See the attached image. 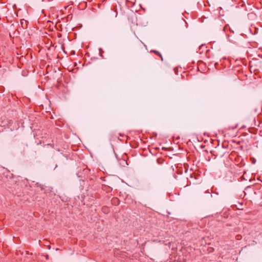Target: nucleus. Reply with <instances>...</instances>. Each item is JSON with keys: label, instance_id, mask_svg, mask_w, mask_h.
I'll use <instances>...</instances> for the list:
<instances>
[{"label": "nucleus", "instance_id": "nucleus-1", "mask_svg": "<svg viewBox=\"0 0 262 262\" xmlns=\"http://www.w3.org/2000/svg\"><path fill=\"white\" fill-rule=\"evenodd\" d=\"M155 52H156V53H157L158 55H159V56H160L161 57V59H162V60H163V58H162V57L161 54H160V53H159V52H158V51H156Z\"/></svg>", "mask_w": 262, "mask_h": 262}]
</instances>
